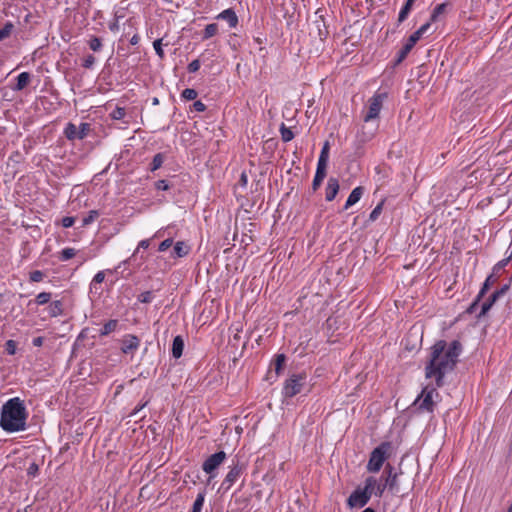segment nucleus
Here are the masks:
<instances>
[{
	"label": "nucleus",
	"mask_w": 512,
	"mask_h": 512,
	"mask_svg": "<svg viewBox=\"0 0 512 512\" xmlns=\"http://www.w3.org/2000/svg\"><path fill=\"white\" fill-rule=\"evenodd\" d=\"M460 351V344L457 341L449 345L444 341L435 343L431 348V359L426 367V378L434 379L436 386H441L443 376L453 369Z\"/></svg>",
	"instance_id": "1"
},
{
	"label": "nucleus",
	"mask_w": 512,
	"mask_h": 512,
	"mask_svg": "<svg viewBox=\"0 0 512 512\" xmlns=\"http://www.w3.org/2000/svg\"><path fill=\"white\" fill-rule=\"evenodd\" d=\"M27 411L18 398L9 399L2 407L0 425L6 432L23 431L26 427Z\"/></svg>",
	"instance_id": "2"
},
{
	"label": "nucleus",
	"mask_w": 512,
	"mask_h": 512,
	"mask_svg": "<svg viewBox=\"0 0 512 512\" xmlns=\"http://www.w3.org/2000/svg\"><path fill=\"white\" fill-rule=\"evenodd\" d=\"M392 470V467L387 465L380 477L369 476L365 479L364 487L370 496L375 495L377 497H381L386 487L388 485H393L392 479L395 477L392 476Z\"/></svg>",
	"instance_id": "3"
},
{
	"label": "nucleus",
	"mask_w": 512,
	"mask_h": 512,
	"mask_svg": "<svg viewBox=\"0 0 512 512\" xmlns=\"http://www.w3.org/2000/svg\"><path fill=\"white\" fill-rule=\"evenodd\" d=\"M392 445L389 442H383L374 448L370 454L366 469L370 473H377L381 470L385 461L390 457Z\"/></svg>",
	"instance_id": "4"
},
{
	"label": "nucleus",
	"mask_w": 512,
	"mask_h": 512,
	"mask_svg": "<svg viewBox=\"0 0 512 512\" xmlns=\"http://www.w3.org/2000/svg\"><path fill=\"white\" fill-rule=\"evenodd\" d=\"M305 383V374H293L285 381L282 393L285 397L291 398L302 391Z\"/></svg>",
	"instance_id": "5"
},
{
	"label": "nucleus",
	"mask_w": 512,
	"mask_h": 512,
	"mask_svg": "<svg viewBox=\"0 0 512 512\" xmlns=\"http://www.w3.org/2000/svg\"><path fill=\"white\" fill-rule=\"evenodd\" d=\"M438 396L439 394L436 387L427 385L422 390L421 395L416 399L415 403L420 409L431 412L435 405V399L438 398Z\"/></svg>",
	"instance_id": "6"
},
{
	"label": "nucleus",
	"mask_w": 512,
	"mask_h": 512,
	"mask_svg": "<svg viewBox=\"0 0 512 512\" xmlns=\"http://www.w3.org/2000/svg\"><path fill=\"white\" fill-rule=\"evenodd\" d=\"M385 99V93H376L368 100L367 113L363 118L365 122L378 118Z\"/></svg>",
	"instance_id": "7"
},
{
	"label": "nucleus",
	"mask_w": 512,
	"mask_h": 512,
	"mask_svg": "<svg viewBox=\"0 0 512 512\" xmlns=\"http://www.w3.org/2000/svg\"><path fill=\"white\" fill-rule=\"evenodd\" d=\"M226 459V453L219 451L209 456L203 463V471L210 475V479L215 477V471L220 467Z\"/></svg>",
	"instance_id": "8"
},
{
	"label": "nucleus",
	"mask_w": 512,
	"mask_h": 512,
	"mask_svg": "<svg viewBox=\"0 0 512 512\" xmlns=\"http://www.w3.org/2000/svg\"><path fill=\"white\" fill-rule=\"evenodd\" d=\"M370 498L371 496L364 486L358 487L349 496L347 504L350 508H362L368 503Z\"/></svg>",
	"instance_id": "9"
},
{
	"label": "nucleus",
	"mask_w": 512,
	"mask_h": 512,
	"mask_svg": "<svg viewBox=\"0 0 512 512\" xmlns=\"http://www.w3.org/2000/svg\"><path fill=\"white\" fill-rule=\"evenodd\" d=\"M121 351L124 354H134L140 346V340L134 335H126L121 340Z\"/></svg>",
	"instance_id": "10"
},
{
	"label": "nucleus",
	"mask_w": 512,
	"mask_h": 512,
	"mask_svg": "<svg viewBox=\"0 0 512 512\" xmlns=\"http://www.w3.org/2000/svg\"><path fill=\"white\" fill-rule=\"evenodd\" d=\"M242 473V467L237 463L230 467L229 472L227 473L223 485H226V488L229 489L240 477Z\"/></svg>",
	"instance_id": "11"
},
{
	"label": "nucleus",
	"mask_w": 512,
	"mask_h": 512,
	"mask_svg": "<svg viewBox=\"0 0 512 512\" xmlns=\"http://www.w3.org/2000/svg\"><path fill=\"white\" fill-rule=\"evenodd\" d=\"M217 19L227 21L230 28H235L238 24V17L232 9L223 10L217 15Z\"/></svg>",
	"instance_id": "12"
},
{
	"label": "nucleus",
	"mask_w": 512,
	"mask_h": 512,
	"mask_svg": "<svg viewBox=\"0 0 512 512\" xmlns=\"http://www.w3.org/2000/svg\"><path fill=\"white\" fill-rule=\"evenodd\" d=\"M508 290V286L505 285L504 287H502L500 290L498 291H495L490 297L489 299H487L483 304H482V312L483 313H486L492 306L493 304L497 301V299L504 295L506 293V291Z\"/></svg>",
	"instance_id": "13"
},
{
	"label": "nucleus",
	"mask_w": 512,
	"mask_h": 512,
	"mask_svg": "<svg viewBox=\"0 0 512 512\" xmlns=\"http://www.w3.org/2000/svg\"><path fill=\"white\" fill-rule=\"evenodd\" d=\"M190 246L184 241H178L174 244L172 257L182 258L189 254Z\"/></svg>",
	"instance_id": "14"
},
{
	"label": "nucleus",
	"mask_w": 512,
	"mask_h": 512,
	"mask_svg": "<svg viewBox=\"0 0 512 512\" xmlns=\"http://www.w3.org/2000/svg\"><path fill=\"white\" fill-rule=\"evenodd\" d=\"M339 191V182L336 178H330L326 187L325 198L327 201H332Z\"/></svg>",
	"instance_id": "15"
},
{
	"label": "nucleus",
	"mask_w": 512,
	"mask_h": 512,
	"mask_svg": "<svg viewBox=\"0 0 512 512\" xmlns=\"http://www.w3.org/2000/svg\"><path fill=\"white\" fill-rule=\"evenodd\" d=\"M364 193V188L361 186H358L352 190L350 195L348 196V199L345 203L344 208L348 209L349 207L355 205L362 197Z\"/></svg>",
	"instance_id": "16"
},
{
	"label": "nucleus",
	"mask_w": 512,
	"mask_h": 512,
	"mask_svg": "<svg viewBox=\"0 0 512 512\" xmlns=\"http://www.w3.org/2000/svg\"><path fill=\"white\" fill-rule=\"evenodd\" d=\"M30 80V74L28 72H22L17 76V82L12 89L14 91H21L30 83Z\"/></svg>",
	"instance_id": "17"
},
{
	"label": "nucleus",
	"mask_w": 512,
	"mask_h": 512,
	"mask_svg": "<svg viewBox=\"0 0 512 512\" xmlns=\"http://www.w3.org/2000/svg\"><path fill=\"white\" fill-rule=\"evenodd\" d=\"M184 349V341L181 336H176L172 344V355L174 358H180Z\"/></svg>",
	"instance_id": "18"
},
{
	"label": "nucleus",
	"mask_w": 512,
	"mask_h": 512,
	"mask_svg": "<svg viewBox=\"0 0 512 512\" xmlns=\"http://www.w3.org/2000/svg\"><path fill=\"white\" fill-rule=\"evenodd\" d=\"M327 167L317 165L316 173L313 179V188L316 190L326 177Z\"/></svg>",
	"instance_id": "19"
},
{
	"label": "nucleus",
	"mask_w": 512,
	"mask_h": 512,
	"mask_svg": "<svg viewBox=\"0 0 512 512\" xmlns=\"http://www.w3.org/2000/svg\"><path fill=\"white\" fill-rule=\"evenodd\" d=\"M329 149H330L329 143L325 142L322 147V150L320 152L317 165L327 167L328 160H329Z\"/></svg>",
	"instance_id": "20"
},
{
	"label": "nucleus",
	"mask_w": 512,
	"mask_h": 512,
	"mask_svg": "<svg viewBox=\"0 0 512 512\" xmlns=\"http://www.w3.org/2000/svg\"><path fill=\"white\" fill-rule=\"evenodd\" d=\"M65 135L69 140L79 139L78 127L69 123L65 128Z\"/></svg>",
	"instance_id": "21"
},
{
	"label": "nucleus",
	"mask_w": 512,
	"mask_h": 512,
	"mask_svg": "<svg viewBox=\"0 0 512 512\" xmlns=\"http://www.w3.org/2000/svg\"><path fill=\"white\" fill-rule=\"evenodd\" d=\"M62 303L60 301H53L49 305V314L52 317H56L62 314Z\"/></svg>",
	"instance_id": "22"
},
{
	"label": "nucleus",
	"mask_w": 512,
	"mask_h": 512,
	"mask_svg": "<svg viewBox=\"0 0 512 512\" xmlns=\"http://www.w3.org/2000/svg\"><path fill=\"white\" fill-rule=\"evenodd\" d=\"M218 32V25L215 23L208 24L204 29L203 39H209Z\"/></svg>",
	"instance_id": "23"
},
{
	"label": "nucleus",
	"mask_w": 512,
	"mask_h": 512,
	"mask_svg": "<svg viewBox=\"0 0 512 512\" xmlns=\"http://www.w3.org/2000/svg\"><path fill=\"white\" fill-rule=\"evenodd\" d=\"M14 29V25L11 22H7L3 28L0 29V41L8 38Z\"/></svg>",
	"instance_id": "24"
},
{
	"label": "nucleus",
	"mask_w": 512,
	"mask_h": 512,
	"mask_svg": "<svg viewBox=\"0 0 512 512\" xmlns=\"http://www.w3.org/2000/svg\"><path fill=\"white\" fill-rule=\"evenodd\" d=\"M280 133H281L282 140L284 142H289L294 137V134L291 131V129L286 127L284 124H282L281 127H280Z\"/></svg>",
	"instance_id": "25"
},
{
	"label": "nucleus",
	"mask_w": 512,
	"mask_h": 512,
	"mask_svg": "<svg viewBox=\"0 0 512 512\" xmlns=\"http://www.w3.org/2000/svg\"><path fill=\"white\" fill-rule=\"evenodd\" d=\"M412 7H413L412 5H408L407 3L404 4V6L401 8L399 15H398L399 23H402L404 20L407 19V17L409 16V14L412 10Z\"/></svg>",
	"instance_id": "26"
},
{
	"label": "nucleus",
	"mask_w": 512,
	"mask_h": 512,
	"mask_svg": "<svg viewBox=\"0 0 512 512\" xmlns=\"http://www.w3.org/2000/svg\"><path fill=\"white\" fill-rule=\"evenodd\" d=\"M117 327V321L116 320H110L108 321L101 330V335H108L111 332H113Z\"/></svg>",
	"instance_id": "27"
},
{
	"label": "nucleus",
	"mask_w": 512,
	"mask_h": 512,
	"mask_svg": "<svg viewBox=\"0 0 512 512\" xmlns=\"http://www.w3.org/2000/svg\"><path fill=\"white\" fill-rule=\"evenodd\" d=\"M76 255V250L74 248H64L60 253V259L62 261H67L73 258Z\"/></svg>",
	"instance_id": "28"
},
{
	"label": "nucleus",
	"mask_w": 512,
	"mask_h": 512,
	"mask_svg": "<svg viewBox=\"0 0 512 512\" xmlns=\"http://www.w3.org/2000/svg\"><path fill=\"white\" fill-rule=\"evenodd\" d=\"M204 494L203 493H199L196 497V500L193 504V508H192V511L194 512H201L202 508H203V504H204Z\"/></svg>",
	"instance_id": "29"
},
{
	"label": "nucleus",
	"mask_w": 512,
	"mask_h": 512,
	"mask_svg": "<svg viewBox=\"0 0 512 512\" xmlns=\"http://www.w3.org/2000/svg\"><path fill=\"white\" fill-rule=\"evenodd\" d=\"M105 279V271H99L95 274V276L92 279V282L90 284L91 290L93 288H96L97 284H101Z\"/></svg>",
	"instance_id": "30"
},
{
	"label": "nucleus",
	"mask_w": 512,
	"mask_h": 512,
	"mask_svg": "<svg viewBox=\"0 0 512 512\" xmlns=\"http://www.w3.org/2000/svg\"><path fill=\"white\" fill-rule=\"evenodd\" d=\"M51 299V293L41 292L36 296V303L38 305H44L48 303Z\"/></svg>",
	"instance_id": "31"
},
{
	"label": "nucleus",
	"mask_w": 512,
	"mask_h": 512,
	"mask_svg": "<svg viewBox=\"0 0 512 512\" xmlns=\"http://www.w3.org/2000/svg\"><path fill=\"white\" fill-rule=\"evenodd\" d=\"M98 216H99L98 211L91 210L89 212V214L83 218V220H82L83 226H87V225L91 224Z\"/></svg>",
	"instance_id": "32"
},
{
	"label": "nucleus",
	"mask_w": 512,
	"mask_h": 512,
	"mask_svg": "<svg viewBox=\"0 0 512 512\" xmlns=\"http://www.w3.org/2000/svg\"><path fill=\"white\" fill-rule=\"evenodd\" d=\"M88 44H89L90 49L95 52L99 51L102 48V42H101L100 38H98V37H92L89 40Z\"/></svg>",
	"instance_id": "33"
},
{
	"label": "nucleus",
	"mask_w": 512,
	"mask_h": 512,
	"mask_svg": "<svg viewBox=\"0 0 512 512\" xmlns=\"http://www.w3.org/2000/svg\"><path fill=\"white\" fill-rule=\"evenodd\" d=\"M163 161H164L163 155L160 153L156 154L152 161L151 170L155 171V170L159 169L162 166Z\"/></svg>",
	"instance_id": "34"
},
{
	"label": "nucleus",
	"mask_w": 512,
	"mask_h": 512,
	"mask_svg": "<svg viewBox=\"0 0 512 512\" xmlns=\"http://www.w3.org/2000/svg\"><path fill=\"white\" fill-rule=\"evenodd\" d=\"M444 11H445V4H439V5H437V6L434 8V10H433V12H432V14H431V18H430V19H431V21H433V22H434V21H436V20H437V18H438V17H439V16H440Z\"/></svg>",
	"instance_id": "35"
},
{
	"label": "nucleus",
	"mask_w": 512,
	"mask_h": 512,
	"mask_svg": "<svg viewBox=\"0 0 512 512\" xmlns=\"http://www.w3.org/2000/svg\"><path fill=\"white\" fill-rule=\"evenodd\" d=\"M153 47L156 54L162 59L164 58V51L162 49V39H157L153 42Z\"/></svg>",
	"instance_id": "36"
},
{
	"label": "nucleus",
	"mask_w": 512,
	"mask_h": 512,
	"mask_svg": "<svg viewBox=\"0 0 512 512\" xmlns=\"http://www.w3.org/2000/svg\"><path fill=\"white\" fill-rule=\"evenodd\" d=\"M125 109L124 108H121V107H117L112 113H111V117L112 119L114 120H120V119H123L124 116H125Z\"/></svg>",
	"instance_id": "37"
},
{
	"label": "nucleus",
	"mask_w": 512,
	"mask_h": 512,
	"mask_svg": "<svg viewBox=\"0 0 512 512\" xmlns=\"http://www.w3.org/2000/svg\"><path fill=\"white\" fill-rule=\"evenodd\" d=\"M182 97L186 100H194L197 97V92L194 89L187 88L182 92Z\"/></svg>",
	"instance_id": "38"
},
{
	"label": "nucleus",
	"mask_w": 512,
	"mask_h": 512,
	"mask_svg": "<svg viewBox=\"0 0 512 512\" xmlns=\"http://www.w3.org/2000/svg\"><path fill=\"white\" fill-rule=\"evenodd\" d=\"M382 203L378 204L373 210L372 212L370 213V216H369V219L371 221H375L381 214L382 212Z\"/></svg>",
	"instance_id": "39"
},
{
	"label": "nucleus",
	"mask_w": 512,
	"mask_h": 512,
	"mask_svg": "<svg viewBox=\"0 0 512 512\" xmlns=\"http://www.w3.org/2000/svg\"><path fill=\"white\" fill-rule=\"evenodd\" d=\"M90 130V126L87 123H82L80 127H78L79 131V139H83L87 136L88 132Z\"/></svg>",
	"instance_id": "40"
},
{
	"label": "nucleus",
	"mask_w": 512,
	"mask_h": 512,
	"mask_svg": "<svg viewBox=\"0 0 512 512\" xmlns=\"http://www.w3.org/2000/svg\"><path fill=\"white\" fill-rule=\"evenodd\" d=\"M284 363H285V356L283 354L277 355L276 360H275V367H276L277 373H279V371L282 369Z\"/></svg>",
	"instance_id": "41"
},
{
	"label": "nucleus",
	"mask_w": 512,
	"mask_h": 512,
	"mask_svg": "<svg viewBox=\"0 0 512 512\" xmlns=\"http://www.w3.org/2000/svg\"><path fill=\"white\" fill-rule=\"evenodd\" d=\"M43 278H44V274L39 270H35V271L31 272V274H30V280L33 282H40L43 280Z\"/></svg>",
	"instance_id": "42"
},
{
	"label": "nucleus",
	"mask_w": 512,
	"mask_h": 512,
	"mask_svg": "<svg viewBox=\"0 0 512 512\" xmlns=\"http://www.w3.org/2000/svg\"><path fill=\"white\" fill-rule=\"evenodd\" d=\"M149 246H150V239L141 240L138 243V246L135 249V251H134L132 256H135L139 252L140 249H147Z\"/></svg>",
	"instance_id": "43"
},
{
	"label": "nucleus",
	"mask_w": 512,
	"mask_h": 512,
	"mask_svg": "<svg viewBox=\"0 0 512 512\" xmlns=\"http://www.w3.org/2000/svg\"><path fill=\"white\" fill-rule=\"evenodd\" d=\"M172 244H173V240H172L171 238H168V239H166V240H164V241H162V242L160 243V245H159V247H158V250H159L160 252H164V251H166L168 248H170V247L172 246Z\"/></svg>",
	"instance_id": "44"
},
{
	"label": "nucleus",
	"mask_w": 512,
	"mask_h": 512,
	"mask_svg": "<svg viewBox=\"0 0 512 512\" xmlns=\"http://www.w3.org/2000/svg\"><path fill=\"white\" fill-rule=\"evenodd\" d=\"M6 351L9 355H14L16 353V343L13 340H8L6 342Z\"/></svg>",
	"instance_id": "45"
},
{
	"label": "nucleus",
	"mask_w": 512,
	"mask_h": 512,
	"mask_svg": "<svg viewBox=\"0 0 512 512\" xmlns=\"http://www.w3.org/2000/svg\"><path fill=\"white\" fill-rule=\"evenodd\" d=\"M95 63V57L93 55H88L83 60V66L85 68H91Z\"/></svg>",
	"instance_id": "46"
},
{
	"label": "nucleus",
	"mask_w": 512,
	"mask_h": 512,
	"mask_svg": "<svg viewBox=\"0 0 512 512\" xmlns=\"http://www.w3.org/2000/svg\"><path fill=\"white\" fill-rule=\"evenodd\" d=\"M200 68V62L199 60H193L189 65H188V70L189 72H196L198 71Z\"/></svg>",
	"instance_id": "47"
},
{
	"label": "nucleus",
	"mask_w": 512,
	"mask_h": 512,
	"mask_svg": "<svg viewBox=\"0 0 512 512\" xmlns=\"http://www.w3.org/2000/svg\"><path fill=\"white\" fill-rule=\"evenodd\" d=\"M74 222H75V219L73 217H64L62 219V225L65 228H69V227L73 226Z\"/></svg>",
	"instance_id": "48"
},
{
	"label": "nucleus",
	"mask_w": 512,
	"mask_h": 512,
	"mask_svg": "<svg viewBox=\"0 0 512 512\" xmlns=\"http://www.w3.org/2000/svg\"><path fill=\"white\" fill-rule=\"evenodd\" d=\"M193 107L198 112H203L206 109L205 104L202 103L201 101L194 102Z\"/></svg>",
	"instance_id": "49"
},
{
	"label": "nucleus",
	"mask_w": 512,
	"mask_h": 512,
	"mask_svg": "<svg viewBox=\"0 0 512 512\" xmlns=\"http://www.w3.org/2000/svg\"><path fill=\"white\" fill-rule=\"evenodd\" d=\"M156 188L158 190H167L169 186L165 180H159L156 182Z\"/></svg>",
	"instance_id": "50"
},
{
	"label": "nucleus",
	"mask_w": 512,
	"mask_h": 512,
	"mask_svg": "<svg viewBox=\"0 0 512 512\" xmlns=\"http://www.w3.org/2000/svg\"><path fill=\"white\" fill-rule=\"evenodd\" d=\"M491 276L486 279V281L483 284V287L479 293V297H482L485 292L489 289V283H490Z\"/></svg>",
	"instance_id": "51"
},
{
	"label": "nucleus",
	"mask_w": 512,
	"mask_h": 512,
	"mask_svg": "<svg viewBox=\"0 0 512 512\" xmlns=\"http://www.w3.org/2000/svg\"><path fill=\"white\" fill-rule=\"evenodd\" d=\"M38 472V466L35 463H32L28 468V474L31 476H35Z\"/></svg>",
	"instance_id": "52"
},
{
	"label": "nucleus",
	"mask_w": 512,
	"mask_h": 512,
	"mask_svg": "<svg viewBox=\"0 0 512 512\" xmlns=\"http://www.w3.org/2000/svg\"><path fill=\"white\" fill-rule=\"evenodd\" d=\"M431 20L425 24H423L418 30L422 33V34H425L429 29H430V26H431Z\"/></svg>",
	"instance_id": "53"
},
{
	"label": "nucleus",
	"mask_w": 512,
	"mask_h": 512,
	"mask_svg": "<svg viewBox=\"0 0 512 512\" xmlns=\"http://www.w3.org/2000/svg\"><path fill=\"white\" fill-rule=\"evenodd\" d=\"M408 54L409 52L402 48L399 52L398 61L400 62L405 59Z\"/></svg>",
	"instance_id": "54"
},
{
	"label": "nucleus",
	"mask_w": 512,
	"mask_h": 512,
	"mask_svg": "<svg viewBox=\"0 0 512 512\" xmlns=\"http://www.w3.org/2000/svg\"><path fill=\"white\" fill-rule=\"evenodd\" d=\"M44 342V339L42 337H36L33 339V345L36 347H40Z\"/></svg>",
	"instance_id": "55"
},
{
	"label": "nucleus",
	"mask_w": 512,
	"mask_h": 512,
	"mask_svg": "<svg viewBox=\"0 0 512 512\" xmlns=\"http://www.w3.org/2000/svg\"><path fill=\"white\" fill-rule=\"evenodd\" d=\"M151 299V294L149 292L141 295L142 302H149Z\"/></svg>",
	"instance_id": "56"
},
{
	"label": "nucleus",
	"mask_w": 512,
	"mask_h": 512,
	"mask_svg": "<svg viewBox=\"0 0 512 512\" xmlns=\"http://www.w3.org/2000/svg\"><path fill=\"white\" fill-rule=\"evenodd\" d=\"M423 35L424 34L417 30L411 36L418 42Z\"/></svg>",
	"instance_id": "57"
},
{
	"label": "nucleus",
	"mask_w": 512,
	"mask_h": 512,
	"mask_svg": "<svg viewBox=\"0 0 512 512\" xmlns=\"http://www.w3.org/2000/svg\"><path fill=\"white\" fill-rule=\"evenodd\" d=\"M416 43H417V41L412 36H410L407 41V45H409L413 48Z\"/></svg>",
	"instance_id": "58"
},
{
	"label": "nucleus",
	"mask_w": 512,
	"mask_h": 512,
	"mask_svg": "<svg viewBox=\"0 0 512 512\" xmlns=\"http://www.w3.org/2000/svg\"><path fill=\"white\" fill-rule=\"evenodd\" d=\"M402 48L405 49L408 52H410L412 50V47L407 45V43Z\"/></svg>",
	"instance_id": "59"
},
{
	"label": "nucleus",
	"mask_w": 512,
	"mask_h": 512,
	"mask_svg": "<svg viewBox=\"0 0 512 512\" xmlns=\"http://www.w3.org/2000/svg\"><path fill=\"white\" fill-rule=\"evenodd\" d=\"M363 512H375V510L370 508V507H368L365 510H363Z\"/></svg>",
	"instance_id": "60"
},
{
	"label": "nucleus",
	"mask_w": 512,
	"mask_h": 512,
	"mask_svg": "<svg viewBox=\"0 0 512 512\" xmlns=\"http://www.w3.org/2000/svg\"><path fill=\"white\" fill-rule=\"evenodd\" d=\"M137 40H138V39H137V37H136V36H134V37L131 39V43H132V44H136V43H137Z\"/></svg>",
	"instance_id": "61"
},
{
	"label": "nucleus",
	"mask_w": 512,
	"mask_h": 512,
	"mask_svg": "<svg viewBox=\"0 0 512 512\" xmlns=\"http://www.w3.org/2000/svg\"><path fill=\"white\" fill-rule=\"evenodd\" d=\"M415 0H406L405 3H407L408 5H412L414 4Z\"/></svg>",
	"instance_id": "62"
},
{
	"label": "nucleus",
	"mask_w": 512,
	"mask_h": 512,
	"mask_svg": "<svg viewBox=\"0 0 512 512\" xmlns=\"http://www.w3.org/2000/svg\"><path fill=\"white\" fill-rule=\"evenodd\" d=\"M242 181H246V176L244 174L242 175Z\"/></svg>",
	"instance_id": "63"
},
{
	"label": "nucleus",
	"mask_w": 512,
	"mask_h": 512,
	"mask_svg": "<svg viewBox=\"0 0 512 512\" xmlns=\"http://www.w3.org/2000/svg\"><path fill=\"white\" fill-rule=\"evenodd\" d=\"M509 512H512V505H511V506H510V508H509Z\"/></svg>",
	"instance_id": "64"
}]
</instances>
